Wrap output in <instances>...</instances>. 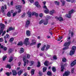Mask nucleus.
<instances>
[{
  "instance_id": "obj_42",
  "label": "nucleus",
  "mask_w": 76,
  "mask_h": 76,
  "mask_svg": "<svg viewBox=\"0 0 76 76\" xmlns=\"http://www.w3.org/2000/svg\"><path fill=\"white\" fill-rule=\"evenodd\" d=\"M62 38H63V37H62V36L61 37H59V38L58 39V41H60V40H61V39H62Z\"/></svg>"
},
{
  "instance_id": "obj_35",
  "label": "nucleus",
  "mask_w": 76,
  "mask_h": 76,
  "mask_svg": "<svg viewBox=\"0 0 76 76\" xmlns=\"http://www.w3.org/2000/svg\"><path fill=\"white\" fill-rule=\"evenodd\" d=\"M46 47V45H44L43 47L41 48L42 51H44V50H45V48Z\"/></svg>"
},
{
  "instance_id": "obj_22",
  "label": "nucleus",
  "mask_w": 76,
  "mask_h": 76,
  "mask_svg": "<svg viewBox=\"0 0 76 76\" xmlns=\"http://www.w3.org/2000/svg\"><path fill=\"white\" fill-rule=\"evenodd\" d=\"M18 45H20L22 46V45H23V42H19L18 44Z\"/></svg>"
},
{
  "instance_id": "obj_59",
  "label": "nucleus",
  "mask_w": 76,
  "mask_h": 76,
  "mask_svg": "<svg viewBox=\"0 0 76 76\" xmlns=\"http://www.w3.org/2000/svg\"><path fill=\"white\" fill-rule=\"evenodd\" d=\"M30 0V2L31 3H32L34 2V0Z\"/></svg>"
},
{
  "instance_id": "obj_3",
  "label": "nucleus",
  "mask_w": 76,
  "mask_h": 76,
  "mask_svg": "<svg viewBox=\"0 0 76 76\" xmlns=\"http://www.w3.org/2000/svg\"><path fill=\"white\" fill-rule=\"evenodd\" d=\"M28 16L30 18L31 16V15L33 16V15H34L36 17L38 16V13L35 12H33L32 13L31 12H28Z\"/></svg>"
},
{
  "instance_id": "obj_20",
  "label": "nucleus",
  "mask_w": 76,
  "mask_h": 76,
  "mask_svg": "<svg viewBox=\"0 0 76 76\" xmlns=\"http://www.w3.org/2000/svg\"><path fill=\"white\" fill-rule=\"evenodd\" d=\"M23 52H24V49L22 48H21L20 51V53H23Z\"/></svg>"
},
{
  "instance_id": "obj_52",
  "label": "nucleus",
  "mask_w": 76,
  "mask_h": 76,
  "mask_svg": "<svg viewBox=\"0 0 76 76\" xmlns=\"http://www.w3.org/2000/svg\"><path fill=\"white\" fill-rule=\"evenodd\" d=\"M42 16H43V14L42 13H40L39 15V16L40 18H42Z\"/></svg>"
},
{
  "instance_id": "obj_24",
  "label": "nucleus",
  "mask_w": 76,
  "mask_h": 76,
  "mask_svg": "<svg viewBox=\"0 0 76 76\" xmlns=\"http://www.w3.org/2000/svg\"><path fill=\"white\" fill-rule=\"evenodd\" d=\"M52 70L53 72H56V67H53L52 68Z\"/></svg>"
},
{
  "instance_id": "obj_46",
  "label": "nucleus",
  "mask_w": 76,
  "mask_h": 76,
  "mask_svg": "<svg viewBox=\"0 0 76 76\" xmlns=\"http://www.w3.org/2000/svg\"><path fill=\"white\" fill-rule=\"evenodd\" d=\"M41 43H39L37 45V48H39V47L41 46Z\"/></svg>"
},
{
  "instance_id": "obj_58",
  "label": "nucleus",
  "mask_w": 76,
  "mask_h": 76,
  "mask_svg": "<svg viewBox=\"0 0 76 76\" xmlns=\"http://www.w3.org/2000/svg\"><path fill=\"white\" fill-rule=\"evenodd\" d=\"M39 75L40 76H41L42 75V73L41 72H39Z\"/></svg>"
},
{
  "instance_id": "obj_5",
  "label": "nucleus",
  "mask_w": 76,
  "mask_h": 76,
  "mask_svg": "<svg viewBox=\"0 0 76 76\" xmlns=\"http://www.w3.org/2000/svg\"><path fill=\"white\" fill-rule=\"evenodd\" d=\"M26 57H25L23 58V60L24 62L23 64L24 66H26V64H28V63H29V61L26 60Z\"/></svg>"
},
{
  "instance_id": "obj_27",
  "label": "nucleus",
  "mask_w": 76,
  "mask_h": 76,
  "mask_svg": "<svg viewBox=\"0 0 76 76\" xmlns=\"http://www.w3.org/2000/svg\"><path fill=\"white\" fill-rule=\"evenodd\" d=\"M61 2H62V5L63 6H64L65 4V1H64V0H61Z\"/></svg>"
},
{
  "instance_id": "obj_13",
  "label": "nucleus",
  "mask_w": 76,
  "mask_h": 76,
  "mask_svg": "<svg viewBox=\"0 0 76 76\" xmlns=\"http://www.w3.org/2000/svg\"><path fill=\"white\" fill-rule=\"evenodd\" d=\"M76 64V60H75L73 62H72L71 64V66H73Z\"/></svg>"
},
{
  "instance_id": "obj_1",
  "label": "nucleus",
  "mask_w": 76,
  "mask_h": 76,
  "mask_svg": "<svg viewBox=\"0 0 76 76\" xmlns=\"http://www.w3.org/2000/svg\"><path fill=\"white\" fill-rule=\"evenodd\" d=\"M51 19V17L48 15H47L46 17V20H44L43 24L45 25H46L48 24V19Z\"/></svg>"
},
{
  "instance_id": "obj_17",
  "label": "nucleus",
  "mask_w": 76,
  "mask_h": 76,
  "mask_svg": "<svg viewBox=\"0 0 76 76\" xmlns=\"http://www.w3.org/2000/svg\"><path fill=\"white\" fill-rule=\"evenodd\" d=\"M12 75L13 76H16L17 75V72H16L15 70H12Z\"/></svg>"
},
{
  "instance_id": "obj_64",
  "label": "nucleus",
  "mask_w": 76,
  "mask_h": 76,
  "mask_svg": "<svg viewBox=\"0 0 76 76\" xmlns=\"http://www.w3.org/2000/svg\"><path fill=\"white\" fill-rule=\"evenodd\" d=\"M18 66H20V64H21V62H19L18 63Z\"/></svg>"
},
{
  "instance_id": "obj_41",
  "label": "nucleus",
  "mask_w": 76,
  "mask_h": 76,
  "mask_svg": "<svg viewBox=\"0 0 76 76\" xmlns=\"http://www.w3.org/2000/svg\"><path fill=\"white\" fill-rule=\"evenodd\" d=\"M6 67L7 68H9V69H10L11 66H10V65H7L6 66Z\"/></svg>"
},
{
  "instance_id": "obj_39",
  "label": "nucleus",
  "mask_w": 76,
  "mask_h": 76,
  "mask_svg": "<svg viewBox=\"0 0 76 76\" xmlns=\"http://www.w3.org/2000/svg\"><path fill=\"white\" fill-rule=\"evenodd\" d=\"M13 58L11 57H10V59L9 60V62H11V61H12V60H13Z\"/></svg>"
},
{
  "instance_id": "obj_63",
  "label": "nucleus",
  "mask_w": 76,
  "mask_h": 76,
  "mask_svg": "<svg viewBox=\"0 0 76 76\" xmlns=\"http://www.w3.org/2000/svg\"><path fill=\"white\" fill-rule=\"evenodd\" d=\"M18 10H19L18 11V13H20V12H21L22 10H21V9H19Z\"/></svg>"
},
{
  "instance_id": "obj_16",
  "label": "nucleus",
  "mask_w": 76,
  "mask_h": 76,
  "mask_svg": "<svg viewBox=\"0 0 76 76\" xmlns=\"http://www.w3.org/2000/svg\"><path fill=\"white\" fill-rule=\"evenodd\" d=\"M64 67H65V64L61 66V72H64Z\"/></svg>"
},
{
  "instance_id": "obj_23",
  "label": "nucleus",
  "mask_w": 76,
  "mask_h": 76,
  "mask_svg": "<svg viewBox=\"0 0 76 76\" xmlns=\"http://www.w3.org/2000/svg\"><path fill=\"white\" fill-rule=\"evenodd\" d=\"M21 7H22L20 5H18L17 6H16L15 8H16V9H20Z\"/></svg>"
},
{
  "instance_id": "obj_26",
  "label": "nucleus",
  "mask_w": 76,
  "mask_h": 76,
  "mask_svg": "<svg viewBox=\"0 0 76 76\" xmlns=\"http://www.w3.org/2000/svg\"><path fill=\"white\" fill-rule=\"evenodd\" d=\"M54 13V10H53L52 11H51L50 12V15H53V13Z\"/></svg>"
},
{
  "instance_id": "obj_48",
  "label": "nucleus",
  "mask_w": 76,
  "mask_h": 76,
  "mask_svg": "<svg viewBox=\"0 0 76 76\" xmlns=\"http://www.w3.org/2000/svg\"><path fill=\"white\" fill-rule=\"evenodd\" d=\"M74 68H72L71 69V73H73V72H74Z\"/></svg>"
},
{
  "instance_id": "obj_43",
  "label": "nucleus",
  "mask_w": 76,
  "mask_h": 76,
  "mask_svg": "<svg viewBox=\"0 0 76 76\" xmlns=\"http://www.w3.org/2000/svg\"><path fill=\"white\" fill-rule=\"evenodd\" d=\"M44 20H40L39 22V24H41L42 23H44Z\"/></svg>"
},
{
  "instance_id": "obj_31",
  "label": "nucleus",
  "mask_w": 76,
  "mask_h": 76,
  "mask_svg": "<svg viewBox=\"0 0 76 76\" xmlns=\"http://www.w3.org/2000/svg\"><path fill=\"white\" fill-rule=\"evenodd\" d=\"M7 58V56H6L5 55L3 56V61H4L6 60V59Z\"/></svg>"
},
{
  "instance_id": "obj_29",
  "label": "nucleus",
  "mask_w": 76,
  "mask_h": 76,
  "mask_svg": "<svg viewBox=\"0 0 76 76\" xmlns=\"http://www.w3.org/2000/svg\"><path fill=\"white\" fill-rule=\"evenodd\" d=\"M47 68L46 67H44L43 68V72H45L47 70Z\"/></svg>"
},
{
  "instance_id": "obj_55",
  "label": "nucleus",
  "mask_w": 76,
  "mask_h": 76,
  "mask_svg": "<svg viewBox=\"0 0 76 76\" xmlns=\"http://www.w3.org/2000/svg\"><path fill=\"white\" fill-rule=\"evenodd\" d=\"M12 51L13 50H12V49H9V53H11V52H12Z\"/></svg>"
},
{
  "instance_id": "obj_32",
  "label": "nucleus",
  "mask_w": 76,
  "mask_h": 76,
  "mask_svg": "<svg viewBox=\"0 0 76 76\" xmlns=\"http://www.w3.org/2000/svg\"><path fill=\"white\" fill-rule=\"evenodd\" d=\"M22 71L20 70L18 72V74L19 76H20V75H21V73H22Z\"/></svg>"
},
{
  "instance_id": "obj_14",
  "label": "nucleus",
  "mask_w": 76,
  "mask_h": 76,
  "mask_svg": "<svg viewBox=\"0 0 76 76\" xmlns=\"http://www.w3.org/2000/svg\"><path fill=\"white\" fill-rule=\"evenodd\" d=\"M70 42H66L64 44V46L65 47H66L69 46V45H70Z\"/></svg>"
},
{
  "instance_id": "obj_40",
  "label": "nucleus",
  "mask_w": 76,
  "mask_h": 76,
  "mask_svg": "<svg viewBox=\"0 0 76 76\" xmlns=\"http://www.w3.org/2000/svg\"><path fill=\"white\" fill-rule=\"evenodd\" d=\"M50 45H47L46 48V50H48L49 49V48H50Z\"/></svg>"
},
{
  "instance_id": "obj_11",
  "label": "nucleus",
  "mask_w": 76,
  "mask_h": 76,
  "mask_svg": "<svg viewBox=\"0 0 76 76\" xmlns=\"http://www.w3.org/2000/svg\"><path fill=\"white\" fill-rule=\"evenodd\" d=\"M11 30H15V28L12 27H10L9 29L7 30V32H9V31H10Z\"/></svg>"
},
{
  "instance_id": "obj_33",
  "label": "nucleus",
  "mask_w": 76,
  "mask_h": 76,
  "mask_svg": "<svg viewBox=\"0 0 76 76\" xmlns=\"http://www.w3.org/2000/svg\"><path fill=\"white\" fill-rule=\"evenodd\" d=\"M45 66H48V61H46L44 63Z\"/></svg>"
},
{
  "instance_id": "obj_50",
  "label": "nucleus",
  "mask_w": 76,
  "mask_h": 76,
  "mask_svg": "<svg viewBox=\"0 0 76 76\" xmlns=\"http://www.w3.org/2000/svg\"><path fill=\"white\" fill-rule=\"evenodd\" d=\"M27 58H30V55L29 54H27Z\"/></svg>"
},
{
  "instance_id": "obj_10",
  "label": "nucleus",
  "mask_w": 76,
  "mask_h": 76,
  "mask_svg": "<svg viewBox=\"0 0 76 76\" xmlns=\"http://www.w3.org/2000/svg\"><path fill=\"white\" fill-rule=\"evenodd\" d=\"M4 39L5 40V43H7V41L6 40V39H7V38H9V34H6V36H5L4 37Z\"/></svg>"
},
{
  "instance_id": "obj_37",
  "label": "nucleus",
  "mask_w": 76,
  "mask_h": 76,
  "mask_svg": "<svg viewBox=\"0 0 76 76\" xmlns=\"http://www.w3.org/2000/svg\"><path fill=\"white\" fill-rule=\"evenodd\" d=\"M37 63H38V65H37V67H39L40 66V65L41 64L40 63V62H39V61H38Z\"/></svg>"
},
{
  "instance_id": "obj_36",
  "label": "nucleus",
  "mask_w": 76,
  "mask_h": 76,
  "mask_svg": "<svg viewBox=\"0 0 76 76\" xmlns=\"http://www.w3.org/2000/svg\"><path fill=\"white\" fill-rule=\"evenodd\" d=\"M11 16V14H10V12H9L7 14V16L8 17H10Z\"/></svg>"
},
{
  "instance_id": "obj_25",
  "label": "nucleus",
  "mask_w": 76,
  "mask_h": 76,
  "mask_svg": "<svg viewBox=\"0 0 76 76\" xmlns=\"http://www.w3.org/2000/svg\"><path fill=\"white\" fill-rule=\"evenodd\" d=\"M1 10L2 12V13H4V6H2V7L1 8Z\"/></svg>"
},
{
  "instance_id": "obj_45",
  "label": "nucleus",
  "mask_w": 76,
  "mask_h": 76,
  "mask_svg": "<svg viewBox=\"0 0 76 76\" xmlns=\"http://www.w3.org/2000/svg\"><path fill=\"white\" fill-rule=\"evenodd\" d=\"M54 60H56L57 59V56L56 55H54L53 58Z\"/></svg>"
},
{
  "instance_id": "obj_60",
  "label": "nucleus",
  "mask_w": 76,
  "mask_h": 76,
  "mask_svg": "<svg viewBox=\"0 0 76 76\" xmlns=\"http://www.w3.org/2000/svg\"><path fill=\"white\" fill-rule=\"evenodd\" d=\"M5 34H6V31H4L2 34V36H3V35H4Z\"/></svg>"
},
{
  "instance_id": "obj_47",
  "label": "nucleus",
  "mask_w": 76,
  "mask_h": 76,
  "mask_svg": "<svg viewBox=\"0 0 76 76\" xmlns=\"http://www.w3.org/2000/svg\"><path fill=\"white\" fill-rule=\"evenodd\" d=\"M13 40H14V39H13V38H11L10 39V42H12V41H13Z\"/></svg>"
},
{
  "instance_id": "obj_28",
  "label": "nucleus",
  "mask_w": 76,
  "mask_h": 76,
  "mask_svg": "<svg viewBox=\"0 0 76 76\" xmlns=\"http://www.w3.org/2000/svg\"><path fill=\"white\" fill-rule=\"evenodd\" d=\"M48 75H49V76H51V75H52V73L51 72L48 71L47 73Z\"/></svg>"
},
{
  "instance_id": "obj_57",
  "label": "nucleus",
  "mask_w": 76,
  "mask_h": 76,
  "mask_svg": "<svg viewBox=\"0 0 76 76\" xmlns=\"http://www.w3.org/2000/svg\"><path fill=\"white\" fill-rule=\"evenodd\" d=\"M69 48V47H65L64 48H63V50H67Z\"/></svg>"
},
{
  "instance_id": "obj_44",
  "label": "nucleus",
  "mask_w": 76,
  "mask_h": 76,
  "mask_svg": "<svg viewBox=\"0 0 76 76\" xmlns=\"http://www.w3.org/2000/svg\"><path fill=\"white\" fill-rule=\"evenodd\" d=\"M55 4L56 5H59V2L57 1H55Z\"/></svg>"
},
{
  "instance_id": "obj_9",
  "label": "nucleus",
  "mask_w": 76,
  "mask_h": 76,
  "mask_svg": "<svg viewBox=\"0 0 76 76\" xmlns=\"http://www.w3.org/2000/svg\"><path fill=\"white\" fill-rule=\"evenodd\" d=\"M70 74V72L69 71H67L65 72V73L63 74V76H69Z\"/></svg>"
},
{
  "instance_id": "obj_4",
  "label": "nucleus",
  "mask_w": 76,
  "mask_h": 76,
  "mask_svg": "<svg viewBox=\"0 0 76 76\" xmlns=\"http://www.w3.org/2000/svg\"><path fill=\"white\" fill-rule=\"evenodd\" d=\"M0 26H1V30L0 31V35H1V34H2V33H3V29L4 28V25L1 23L0 24Z\"/></svg>"
},
{
  "instance_id": "obj_53",
  "label": "nucleus",
  "mask_w": 76,
  "mask_h": 76,
  "mask_svg": "<svg viewBox=\"0 0 76 76\" xmlns=\"http://www.w3.org/2000/svg\"><path fill=\"white\" fill-rule=\"evenodd\" d=\"M16 14H17V12L14 13L13 15V17H14V16H15V15H16Z\"/></svg>"
},
{
  "instance_id": "obj_7",
  "label": "nucleus",
  "mask_w": 76,
  "mask_h": 76,
  "mask_svg": "<svg viewBox=\"0 0 76 76\" xmlns=\"http://www.w3.org/2000/svg\"><path fill=\"white\" fill-rule=\"evenodd\" d=\"M23 44L26 45H29L30 44L29 41V38H26L25 39V41L23 42Z\"/></svg>"
},
{
  "instance_id": "obj_18",
  "label": "nucleus",
  "mask_w": 76,
  "mask_h": 76,
  "mask_svg": "<svg viewBox=\"0 0 76 76\" xmlns=\"http://www.w3.org/2000/svg\"><path fill=\"white\" fill-rule=\"evenodd\" d=\"M35 5L37 7H40V6L39 4V3L38 1H36L35 2Z\"/></svg>"
},
{
  "instance_id": "obj_34",
  "label": "nucleus",
  "mask_w": 76,
  "mask_h": 76,
  "mask_svg": "<svg viewBox=\"0 0 76 76\" xmlns=\"http://www.w3.org/2000/svg\"><path fill=\"white\" fill-rule=\"evenodd\" d=\"M66 58H62V61L63 62H66Z\"/></svg>"
},
{
  "instance_id": "obj_56",
  "label": "nucleus",
  "mask_w": 76,
  "mask_h": 76,
  "mask_svg": "<svg viewBox=\"0 0 76 76\" xmlns=\"http://www.w3.org/2000/svg\"><path fill=\"white\" fill-rule=\"evenodd\" d=\"M74 34V31H73L72 32H71V37H73V34Z\"/></svg>"
},
{
  "instance_id": "obj_8",
  "label": "nucleus",
  "mask_w": 76,
  "mask_h": 76,
  "mask_svg": "<svg viewBox=\"0 0 76 76\" xmlns=\"http://www.w3.org/2000/svg\"><path fill=\"white\" fill-rule=\"evenodd\" d=\"M44 9H45L44 12L45 13H46V14H48L49 13V10L47 8V6H46L45 5L43 7Z\"/></svg>"
},
{
  "instance_id": "obj_38",
  "label": "nucleus",
  "mask_w": 76,
  "mask_h": 76,
  "mask_svg": "<svg viewBox=\"0 0 76 76\" xmlns=\"http://www.w3.org/2000/svg\"><path fill=\"white\" fill-rule=\"evenodd\" d=\"M30 63L31 64V65H33L34 64V62L33 61H31L30 62Z\"/></svg>"
},
{
  "instance_id": "obj_61",
  "label": "nucleus",
  "mask_w": 76,
  "mask_h": 76,
  "mask_svg": "<svg viewBox=\"0 0 76 76\" xmlns=\"http://www.w3.org/2000/svg\"><path fill=\"white\" fill-rule=\"evenodd\" d=\"M22 0V3L23 4H25V2L24 0Z\"/></svg>"
},
{
  "instance_id": "obj_51",
  "label": "nucleus",
  "mask_w": 76,
  "mask_h": 76,
  "mask_svg": "<svg viewBox=\"0 0 76 76\" xmlns=\"http://www.w3.org/2000/svg\"><path fill=\"white\" fill-rule=\"evenodd\" d=\"M3 37L0 38V42H3Z\"/></svg>"
},
{
  "instance_id": "obj_62",
  "label": "nucleus",
  "mask_w": 76,
  "mask_h": 76,
  "mask_svg": "<svg viewBox=\"0 0 76 76\" xmlns=\"http://www.w3.org/2000/svg\"><path fill=\"white\" fill-rule=\"evenodd\" d=\"M4 51H6L7 50V48L6 47H4Z\"/></svg>"
},
{
  "instance_id": "obj_6",
  "label": "nucleus",
  "mask_w": 76,
  "mask_h": 76,
  "mask_svg": "<svg viewBox=\"0 0 76 76\" xmlns=\"http://www.w3.org/2000/svg\"><path fill=\"white\" fill-rule=\"evenodd\" d=\"M73 13H74V10H71L69 12V13L68 14H66V16L68 18H70L71 17V15Z\"/></svg>"
},
{
  "instance_id": "obj_54",
  "label": "nucleus",
  "mask_w": 76,
  "mask_h": 76,
  "mask_svg": "<svg viewBox=\"0 0 76 76\" xmlns=\"http://www.w3.org/2000/svg\"><path fill=\"white\" fill-rule=\"evenodd\" d=\"M25 15H26V13H24L23 14V15H22V18H24V17L25 16Z\"/></svg>"
},
{
  "instance_id": "obj_2",
  "label": "nucleus",
  "mask_w": 76,
  "mask_h": 76,
  "mask_svg": "<svg viewBox=\"0 0 76 76\" xmlns=\"http://www.w3.org/2000/svg\"><path fill=\"white\" fill-rule=\"evenodd\" d=\"M76 49V46H73L72 47V50H71L69 54L70 56H72V55H73V54H75Z\"/></svg>"
},
{
  "instance_id": "obj_19",
  "label": "nucleus",
  "mask_w": 76,
  "mask_h": 76,
  "mask_svg": "<svg viewBox=\"0 0 76 76\" xmlns=\"http://www.w3.org/2000/svg\"><path fill=\"white\" fill-rule=\"evenodd\" d=\"M26 34L27 36H29L30 35H31V33H30V31L28 30H27L26 31Z\"/></svg>"
},
{
  "instance_id": "obj_15",
  "label": "nucleus",
  "mask_w": 76,
  "mask_h": 76,
  "mask_svg": "<svg viewBox=\"0 0 76 76\" xmlns=\"http://www.w3.org/2000/svg\"><path fill=\"white\" fill-rule=\"evenodd\" d=\"M55 18L56 19H58V20H59V21H61L63 20V18H62L61 17H60L59 18H58L57 17H55Z\"/></svg>"
},
{
  "instance_id": "obj_49",
  "label": "nucleus",
  "mask_w": 76,
  "mask_h": 76,
  "mask_svg": "<svg viewBox=\"0 0 76 76\" xmlns=\"http://www.w3.org/2000/svg\"><path fill=\"white\" fill-rule=\"evenodd\" d=\"M5 74L7 76H10V73L9 72H6Z\"/></svg>"
},
{
  "instance_id": "obj_21",
  "label": "nucleus",
  "mask_w": 76,
  "mask_h": 76,
  "mask_svg": "<svg viewBox=\"0 0 76 76\" xmlns=\"http://www.w3.org/2000/svg\"><path fill=\"white\" fill-rule=\"evenodd\" d=\"M29 24H30V21L29 20H28L26 22V26H28Z\"/></svg>"
},
{
  "instance_id": "obj_12",
  "label": "nucleus",
  "mask_w": 76,
  "mask_h": 76,
  "mask_svg": "<svg viewBox=\"0 0 76 76\" xmlns=\"http://www.w3.org/2000/svg\"><path fill=\"white\" fill-rule=\"evenodd\" d=\"M36 42H37V41L34 39L32 40V42L30 44V45H35V44H36Z\"/></svg>"
},
{
  "instance_id": "obj_30",
  "label": "nucleus",
  "mask_w": 76,
  "mask_h": 76,
  "mask_svg": "<svg viewBox=\"0 0 76 76\" xmlns=\"http://www.w3.org/2000/svg\"><path fill=\"white\" fill-rule=\"evenodd\" d=\"M34 71H35V70H34V69H32L31 70V73L32 75H34Z\"/></svg>"
}]
</instances>
